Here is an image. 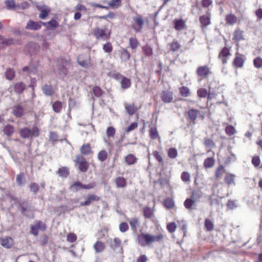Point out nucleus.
I'll return each mask as SVG.
<instances>
[{"instance_id":"obj_1","label":"nucleus","mask_w":262,"mask_h":262,"mask_svg":"<svg viewBox=\"0 0 262 262\" xmlns=\"http://www.w3.org/2000/svg\"><path fill=\"white\" fill-rule=\"evenodd\" d=\"M18 210L22 214L29 218L34 217L33 209L31 205L27 201L20 200L18 203Z\"/></svg>"},{"instance_id":"obj_2","label":"nucleus","mask_w":262,"mask_h":262,"mask_svg":"<svg viewBox=\"0 0 262 262\" xmlns=\"http://www.w3.org/2000/svg\"><path fill=\"white\" fill-rule=\"evenodd\" d=\"M47 226L46 224L41 221H35L34 224L30 226V232L35 236L38 234L39 230L44 231L46 230Z\"/></svg>"},{"instance_id":"obj_3","label":"nucleus","mask_w":262,"mask_h":262,"mask_svg":"<svg viewBox=\"0 0 262 262\" xmlns=\"http://www.w3.org/2000/svg\"><path fill=\"white\" fill-rule=\"evenodd\" d=\"M20 134L23 138H32L39 135V129L35 127L32 129L24 127L20 129Z\"/></svg>"},{"instance_id":"obj_4","label":"nucleus","mask_w":262,"mask_h":262,"mask_svg":"<svg viewBox=\"0 0 262 262\" xmlns=\"http://www.w3.org/2000/svg\"><path fill=\"white\" fill-rule=\"evenodd\" d=\"M93 33L97 39L107 40L110 38V34L106 33L105 30L99 27L95 28Z\"/></svg>"},{"instance_id":"obj_5","label":"nucleus","mask_w":262,"mask_h":262,"mask_svg":"<svg viewBox=\"0 0 262 262\" xmlns=\"http://www.w3.org/2000/svg\"><path fill=\"white\" fill-rule=\"evenodd\" d=\"M75 162L78 165V169L83 172H86L88 168V164L85 159L80 155L76 156Z\"/></svg>"},{"instance_id":"obj_6","label":"nucleus","mask_w":262,"mask_h":262,"mask_svg":"<svg viewBox=\"0 0 262 262\" xmlns=\"http://www.w3.org/2000/svg\"><path fill=\"white\" fill-rule=\"evenodd\" d=\"M138 241L139 244L142 247L149 246L151 244L150 234L148 233H142L139 235Z\"/></svg>"},{"instance_id":"obj_7","label":"nucleus","mask_w":262,"mask_h":262,"mask_svg":"<svg viewBox=\"0 0 262 262\" xmlns=\"http://www.w3.org/2000/svg\"><path fill=\"white\" fill-rule=\"evenodd\" d=\"M134 22V25L133 26V28L136 32H140L143 28L144 24L143 17L141 15H137L133 18Z\"/></svg>"},{"instance_id":"obj_8","label":"nucleus","mask_w":262,"mask_h":262,"mask_svg":"<svg viewBox=\"0 0 262 262\" xmlns=\"http://www.w3.org/2000/svg\"><path fill=\"white\" fill-rule=\"evenodd\" d=\"M37 9L40 11L39 17L41 19H46L51 12V9L46 5L38 6Z\"/></svg>"},{"instance_id":"obj_9","label":"nucleus","mask_w":262,"mask_h":262,"mask_svg":"<svg viewBox=\"0 0 262 262\" xmlns=\"http://www.w3.org/2000/svg\"><path fill=\"white\" fill-rule=\"evenodd\" d=\"M231 55L230 50L228 48L224 47L220 52L219 58L222 60L223 64L227 63L228 59Z\"/></svg>"},{"instance_id":"obj_10","label":"nucleus","mask_w":262,"mask_h":262,"mask_svg":"<svg viewBox=\"0 0 262 262\" xmlns=\"http://www.w3.org/2000/svg\"><path fill=\"white\" fill-rule=\"evenodd\" d=\"M42 25V21H34L32 20H29L26 26V29L30 30H38L41 28Z\"/></svg>"},{"instance_id":"obj_11","label":"nucleus","mask_w":262,"mask_h":262,"mask_svg":"<svg viewBox=\"0 0 262 262\" xmlns=\"http://www.w3.org/2000/svg\"><path fill=\"white\" fill-rule=\"evenodd\" d=\"M196 74L201 78H205L211 74L209 68L207 66H200L196 70Z\"/></svg>"},{"instance_id":"obj_12","label":"nucleus","mask_w":262,"mask_h":262,"mask_svg":"<svg viewBox=\"0 0 262 262\" xmlns=\"http://www.w3.org/2000/svg\"><path fill=\"white\" fill-rule=\"evenodd\" d=\"M161 97L164 102L170 103L173 100V94L169 91H164L161 93Z\"/></svg>"},{"instance_id":"obj_13","label":"nucleus","mask_w":262,"mask_h":262,"mask_svg":"<svg viewBox=\"0 0 262 262\" xmlns=\"http://www.w3.org/2000/svg\"><path fill=\"white\" fill-rule=\"evenodd\" d=\"M2 246L7 249L10 248L13 245V240L10 237L0 239Z\"/></svg>"},{"instance_id":"obj_14","label":"nucleus","mask_w":262,"mask_h":262,"mask_svg":"<svg viewBox=\"0 0 262 262\" xmlns=\"http://www.w3.org/2000/svg\"><path fill=\"white\" fill-rule=\"evenodd\" d=\"M42 91L43 94L46 96H51L54 93V88L50 84H45L42 87Z\"/></svg>"},{"instance_id":"obj_15","label":"nucleus","mask_w":262,"mask_h":262,"mask_svg":"<svg viewBox=\"0 0 262 262\" xmlns=\"http://www.w3.org/2000/svg\"><path fill=\"white\" fill-rule=\"evenodd\" d=\"M42 25L47 29L53 30L56 28L59 24L55 19L52 18L48 22H42Z\"/></svg>"},{"instance_id":"obj_16","label":"nucleus","mask_w":262,"mask_h":262,"mask_svg":"<svg viewBox=\"0 0 262 262\" xmlns=\"http://www.w3.org/2000/svg\"><path fill=\"white\" fill-rule=\"evenodd\" d=\"M199 113V111L198 110L194 108H191L187 112L188 119L193 123H195V121L198 117Z\"/></svg>"},{"instance_id":"obj_17","label":"nucleus","mask_w":262,"mask_h":262,"mask_svg":"<svg viewBox=\"0 0 262 262\" xmlns=\"http://www.w3.org/2000/svg\"><path fill=\"white\" fill-rule=\"evenodd\" d=\"M93 248L96 253H101L104 250L105 245L102 242L98 241L94 244Z\"/></svg>"},{"instance_id":"obj_18","label":"nucleus","mask_w":262,"mask_h":262,"mask_svg":"<svg viewBox=\"0 0 262 262\" xmlns=\"http://www.w3.org/2000/svg\"><path fill=\"white\" fill-rule=\"evenodd\" d=\"M99 198L95 195H90L88 196L87 200L84 202L80 203V206H89L93 202L99 200Z\"/></svg>"},{"instance_id":"obj_19","label":"nucleus","mask_w":262,"mask_h":262,"mask_svg":"<svg viewBox=\"0 0 262 262\" xmlns=\"http://www.w3.org/2000/svg\"><path fill=\"white\" fill-rule=\"evenodd\" d=\"M235 176L234 174L228 173H227L225 178V182L228 185H235Z\"/></svg>"},{"instance_id":"obj_20","label":"nucleus","mask_w":262,"mask_h":262,"mask_svg":"<svg viewBox=\"0 0 262 262\" xmlns=\"http://www.w3.org/2000/svg\"><path fill=\"white\" fill-rule=\"evenodd\" d=\"M24 113V108L20 105H15L13 107L12 114L16 117H20Z\"/></svg>"},{"instance_id":"obj_21","label":"nucleus","mask_w":262,"mask_h":262,"mask_svg":"<svg viewBox=\"0 0 262 262\" xmlns=\"http://www.w3.org/2000/svg\"><path fill=\"white\" fill-rule=\"evenodd\" d=\"M121 240L117 238H114L113 239H110V246L111 248L114 251L116 250L120 246Z\"/></svg>"},{"instance_id":"obj_22","label":"nucleus","mask_w":262,"mask_h":262,"mask_svg":"<svg viewBox=\"0 0 262 262\" xmlns=\"http://www.w3.org/2000/svg\"><path fill=\"white\" fill-rule=\"evenodd\" d=\"M173 24L175 29L179 31L184 29L185 26V22L183 19H175Z\"/></svg>"},{"instance_id":"obj_23","label":"nucleus","mask_w":262,"mask_h":262,"mask_svg":"<svg viewBox=\"0 0 262 262\" xmlns=\"http://www.w3.org/2000/svg\"><path fill=\"white\" fill-rule=\"evenodd\" d=\"M200 21L202 27H206L211 23L210 17L207 15H202L200 17Z\"/></svg>"},{"instance_id":"obj_24","label":"nucleus","mask_w":262,"mask_h":262,"mask_svg":"<svg viewBox=\"0 0 262 262\" xmlns=\"http://www.w3.org/2000/svg\"><path fill=\"white\" fill-rule=\"evenodd\" d=\"M125 108L127 113L129 115H134L137 110L135 104L133 103L129 104H125Z\"/></svg>"},{"instance_id":"obj_25","label":"nucleus","mask_w":262,"mask_h":262,"mask_svg":"<svg viewBox=\"0 0 262 262\" xmlns=\"http://www.w3.org/2000/svg\"><path fill=\"white\" fill-rule=\"evenodd\" d=\"M244 63V59L240 56H236L233 61V66L236 68H242Z\"/></svg>"},{"instance_id":"obj_26","label":"nucleus","mask_w":262,"mask_h":262,"mask_svg":"<svg viewBox=\"0 0 262 262\" xmlns=\"http://www.w3.org/2000/svg\"><path fill=\"white\" fill-rule=\"evenodd\" d=\"M80 152L84 155H89L92 153L91 146L89 144L83 145L80 148Z\"/></svg>"},{"instance_id":"obj_27","label":"nucleus","mask_w":262,"mask_h":262,"mask_svg":"<svg viewBox=\"0 0 262 262\" xmlns=\"http://www.w3.org/2000/svg\"><path fill=\"white\" fill-rule=\"evenodd\" d=\"M115 183L117 187L123 188L126 185V181L123 177H118L116 179Z\"/></svg>"},{"instance_id":"obj_28","label":"nucleus","mask_w":262,"mask_h":262,"mask_svg":"<svg viewBox=\"0 0 262 262\" xmlns=\"http://www.w3.org/2000/svg\"><path fill=\"white\" fill-rule=\"evenodd\" d=\"M12 38H6L0 35V48L4 46L10 45L13 43Z\"/></svg>"},{"instance_id":"obj_29","label":"nucleus","mask_w":262,"mask_h":262,"mask_svg":"<svg viewBox=\"0 0 262 262\" xmlns=\"http://www.w3.org/2000/svg\"><path fill=\"white\" fill-rule=\"evenodd\" d=\"M3 132L7 136H11L14 132V128L13 126L7 125L4 127Z\"/></svg>"},{"instance_id":"obj_30","label":"nucleus","mask_w":262,"mask_h":262,"mask_svg":"<svg viewBox=\"0 0 262 262\" xmlns=\"http://www.w3.org/2000/svg\"><path fill=\"white\" fill-rule=\"evenodd\" d=\"M214 163V159L212 157H209L204 160V166L205 168H209L213 167Z\"/></svg>"},{"instance_id":"obj_31","label":"nucleus","mask_w":262,"mask_h":262,"mask_svg":"<svg viewBox=\"0 0 262 262\" xmlns=\"http://www.w3.org/2000/svg\"><path fill=\"white\" fill-rule=\"evenodd\" d=\"M16 181L18 186H23L25 185L26 181L24 179V173L23 172H20L17 176Z\"/></svg>"},{"instance_id":"obj_32","label":"nucleus","mask_w":262,"mask_h":262,"mask_svg":"<svg viewBox=\"0 0 262 262\" xmlns=\"http://www.w3.org/2000/svg\"><path fill=\"white\" fill-rule=\"evenodd\" d=\"M169 46H170V50L173 52L177 51L181 48V44L175 39L169 44Z\"/></svg>"},{"instance_id":"obj_33","label":"nucleus","mask_w":262,"mask_h":262,"mask_svg":"<svg viewBox=\"0 0 262 262\" xmlns=\"http://www.w3.org/2000/svg\"><path fill=\"white\" fill-rule=\"evenodd\" d=\"M57 174L61 177L67 178L69 174L68 169L65 167L60 168L57 171Z\"/></svg>"},{"instance_id":"obj_34","label":"nucleus","mask_w":262,"mask_h":262,"mask_svg":"<svg viewBox=\"0 0 262 262\" xmlns=\"http://www.w3.org/2000/svg\"><path fill=\"white\" fill-rule=\"evenodd\" d=\"M194 201L191 198L187 199L184 202V205L186 208L189 210H192L193 209V205L194 204Z\"/></svg>"},{"instance_id":"obj_35","label":"nucleus","mask_w":262,"mask_h":262,"mask_svg":"<svg viewBox=\"0 0 262 262\" xmlns=\"http://www.w3.org/2000/svg\"><path fill=\"white\" fill-rule=\"evenodd\" d=\"M25 89V85L23 82H18L15 84L14 90L17 93H21Z\"/></svg>"},{"instance_id":"obj_36","label":"nucleus","mask_w":262,"mask_h":262,"mask_svg":"<svg viewBox=\"0 0 262 262\" xmlns=\"http://www.w3.org/2000/svg\"><path fill=\"white\" fill-rule=\"evenodd\" d=\"M131 84L130 80L125 77H123L121 81V87L123 89H128L130 87Z\"/></svg>"},{"instance_id":"obj_37","label":"nucleus","mask_w":262,"mask_h":262,"mask_svg":"<svg viewBox=\"0 0 262 262\" xmlns=\"http://www.w3.org/2000/svg\"><path fill=\"white\" fill-rule=\"evenodd\" d=\"M125 160L128 165H132L136 163L137 159L133 154H129L125 157Z\"/></svg>"},{"instance_id":"obj_38","label":"nucleus","mask_w":262,"mask_h":262,"mask_svg":"<svg viewBox=\"0 0 262 262\" xmlns=\"http://www.w3.org/2000/svg\"><path fill=\"white\" fill-rule=\"evenodd\" d=\"M149 135L150 138L153 140L159 138V134L156 127H152L150 128Z\"/></svg>"},{"instance_id":"obj_39","label":"nucleus","mask_w":262,"mask_h":262,"mask_svg":"<svg viewBox=\"0 0 262 262\" xmlns=\"http://www.w3.org/2000/svg\"><path fill=\"white\" fill-rule=\"evenodd\" d=\"M129 45L132 49H135L139 46V42L136 38L132 37L129 39Z\"/></svg>"},{"instance_id":"obj_40","label":"nucleus","mask_w":262,"mask_h":262,"mask_svg":"<svg viewBox=\"0 0 262 262\" xmlns=\"http://www.w3.org/2000/svg\"><path fill=\"white\" fill-rule=\"evenodd\" d=\"M97 158L99 161L103 162L107 158V152L105 150H102L98 152Z\"/></svg>"},{"instance_id":"obj_41","label":"nucleus","mask_w":262,"mask_h":262,"mask_svg":"<svg viewBox=\"0 0 262 262\" xmlns=\"http://www.w3.org/2000/svg\"><path fill=\"white\" fill-rule=\"evenodd\" d=\"M129 224L133 230H135L139 226L140 223L139 220L136 218H132L129 221Z\"/></svg>"},{"instance_id":"obj_42","label":"nucleus","mask_w":262,"mask_h":262,"mask_svg":"<svg viewBox=\"0 0 262 262\" xmlns=\"http://www.w3.org/2000/svg\"><path fill=\"white\" fill-rule=\"evenodd\" d=\"M52 107L55 112L59 113L62 108V103L59 101H56L53 104Z\"/></svg>"},{"instance_id":"obj_43","label":"nucleus","mask_w":262,"mask_h":262,"mask_svg":"<svg viewBox=\"0 0 262 262\" xmlns=\"http://www.w3.org/2000/svg\"><path fill=\"white\" fill-rule=\"evenodd\" d=\"M204 144L206 147L211 149L215 146V143L211 139L206 138L204 139Z\"/></svg>"},{"instance_id":"obj_44","label":"nucleus","mask_w":262,"mask_h":262,"mask_svg":"<svg viewBox=\"0 0 262 262\" xmlns=\"http://www.w3.org/2000/svg\"><path fill=\"white\" fill-rule=\"evenodd\" d=\"M5 76L7 79L11 80L14 78L15 72L13 69L9 68L5 73Z\"/></svg>"},{"instance_id":"obj_45","label":"nucleus","mask_w":262,"mask_h":262,"mask_svg":"<svg viewBox=\"0 0 262 262\" xmlns=\"http://www.w3.org/2000/svg\"><path fill=\"white\" fill-rule=\"evenodd\" d=\"M226 22L230 25L235 24L237 20L236 17L233 14H229L226 16Z\"/></svg>"},{"instance_id":"obj_46","label":"nucleus","mask_w":262,"mask_h":262,"mask_svg":"<svg viewBox=\"0 0 262 262\" xmlns=\"http://www.w3.org/2000/svg\"><path fill=\"white\" fill-rule=\"evenodd\" d=\"M168 156L171 159H174L178 156V151L175 148H170L168 150Z\"/></svg>"},{"instance_id":"obj_47","label":"nucleus","mask_w":262,"mask_h":262,"mask_svg":"<svg viewBox=\"0 0 262 262\" xmlns=\"http://www.w3.org/2000/svg\"><path fill=\"white\" fill-rule=\"evenodd\" d=\"M121 59L123 61H127L130 57V54L126 49H123L121 52Z\"/></svg>"},{"instance_id":"obj_48","label":"nucleus","mask_w":262,"mask_h":262,"mask_svg":"<svg viewBox=\"0 0 262 262\" xmlns=\"http://www.w3.org/2000/svg\"><path fill=\"white\" fill-rule=\"evenodd\" d=\"M163 235L162 234H159L158 235H153L150 234V239L151 244L154 242H160L163 238Z\"/></svg>"},{"instance_id":"obj_49","label":"nucleus","mask_w":262,"mask_h":262,"mask_svg":"<svg viewBox=\"0 0 262 262\" xmlns=\"http://www.w3.org/2000/svg\"><path fill=\"white\" fill-rule=\"evenodd\" d=\"M5 4L8 10H12L16 7L15 2L13 0H6Z\"/></svg>"},{"instance_id":"obj_50","label":"nucleus","mask_w":262,"mask_h":262,"mask_svg":"<svg viewBox=\"0 0 262 262\" xmlns=\"http://www.w3.org/2000/svg\"><path fill=\"white\" fill-rule=\"evenodd\" d=\"M121 1L120 0H111L108 2V5L110 7L114 8H117L121 6Z\"/></svg>"},{"instance_id":"obj_51","label":"nucleus","mask_w":262,"mask_h":262,"mask_svg":"<svg viewBox=\"0 0 262 262\" xmlns=\"http://www.w3.org/2000/svg\"><path fill=\"white\" fill-rule=\"evenodd\" d=\"M205 226L208 231H211L214 228L213 222L209 219L205 220Z\"/></svg>"},{"instance_id":"obj_52","label":"nucleus","mask_w":262,"mask_h":262,"mask_svg":"<svg viewBox=\"0 0 262 262\" xmlns=\"http://www.w3.org/2000/svg\"><path fill=\"white\" fill-rule=\"evenodd\" d=\"M225 131L227 135L229 136H232L234 134L235 129L233 126L229 125L226 126Z\"/></svg>"},{"instance_id":"obj_53","label":"nucleus","mask_w":262,"mask_h":262,"mask_svg":"<svg viewBox=\"0 0 262 262\" xmlns=\"http://www.w3.org/2000/svg\"><path fill=\"white\" fill-rule=\"evenodd\" d=\"M103 50L106 53H110L113 50V47L110 42H107L103 46Z\"/></svg>"},{"instance_id":"obj_54","label":"nucleus","mask_w":262,"mask_h":262,"mask_svg":"<svg viewBox=\"0 0 262 262\" xmlns=\"http://www.w3.org/2000/svg\"><path fill=\"white\" fill-rule=\"evenodd\" d=\"M77 62L79 65L83 68H88L89 66V62L87 60H83L81 59L80 56H78L77 58Z\"/></svg>"},{"instance_id":"obj_55","label":"nucleus","mask_w":262,"mask_h":262,"mask_svg":"<svg viewBox=\"0 0 262 262\" xmlns=\"http://www.w3.org/2000/svg\"><path fill=\"white\" fill-rule=\"evenodd\" d=\"M234 39L239 41L243 39V32L241 30H236L234 33Z\"/></svg>"},{"instance_id":"obj_56","label":"nucleus","mask_w":262,"mask_h":262,"mask_svg":"<svg viewBox=\"0 0 262 262\" xmlns=\"http://www.w3.org/2000/svg\"><path fill=\"white\" fill-rule=\"evenodd\" d=\"M197 94L199 97L201 98H205L207 96L208 92L205 89H200L198 90Z\"/></svg>"},{"instance_id":"obj_57","label":"nucleus","mask_w":262,"mask_h":262,"mask_svg":"<svg viewBox=\"0 0 262 262\" xmlns=\"http://www.w3.org/2000/svg\"><path fill=\"white\" fill-rule=\"evenodd\" d=\"M164 205L167 208H171L174 206V202L172 199H167L164 201Z\"/></svg>"},{"instance_id":"obj_58","label":"nucleus","mask_w":262,"mask_h":262,"mask_svg":"<svg viewBox=\"0 0 262 262\" xmlns=\"http://www.w3.org/2000/svg\"><path fill=\"white\" fill-rule=\"evenodd\" d=\"M152 213V211L149 207H146L144 209V215L146 218L151 217Z\"/></svg>"},{"instance_id":"obj_59","label":"nucleus","mask_w":262,"mask_h":262,"mask_svg":"<svg viewBox=\"0 0 262 262\" xmlns=\"http://www.w3.org/2000/svg\"><path fill=\"white\" fill-rule=\"evenodd\" d=\"M102 91L99 86H96L94 87L93 93L95 96L99 97L102 95Z\"/></svg>"},{"instance_id":"obj_60","label":"nucleus","mask_w":262,"mask_h":262,"mask_svg":"<svg viewBox=\"0 0 262 262\" xmlns=\"http://www.w3.org/2000/svg\"><path fill=\"white\" fill-rule=\"evenodd\" d=\"M143 51L144 54L148 56H150L152 55V49L148 46H145L143 47Z\"/></svg>"},{"instance_id":"obj_61","label":"nucleus","mask_w":262,"mask_h":262,"mask_svg":"<svg viewBox=\"0 0 262 262\" xmlns=\"http://www.w3.org/2000/svg\"><path fill=\"white\" fill-rule=\"evenodd\" d=\"M115 134V129L112 127L110 126L106 129V135L108 137H113Z\"/></svg>"},{"instance_id":"obj_62","label":"nucleus","mask_w":262,"mask_h":262,"mask_svg":"<svg viewBox=\"0 0 262 262\" xmlns=\"http://www.w3.org/2000/svg\"><path fill=\"white\" fill-rule=\"evenodd\" d=\"M254 66L257 68H260L262 67V58L256 57L253 61Z\"/></svg>"},{"instance_id":"obj_63","label":"nucleus","mask_w":262,"mask_h":262,"mask_svg":"<svg viewBox=\"0 0 262 262\" xmlns=\"http://www.w3.org/2000/svg\"><path fill=\"white\" fill-rule=\"evenodd\" d=\"M180 92L181 95L184 97L188 96L189 94V90L187 87L185 86H183L182 88H181Z\"/></svg>"},{"instance_id":"obj_64","label":"nucleus","mask_w":262,"mask_h":262,"mask_svg":"<svg viewBox=\"0 0 262 262\" xmlns=\"http://www.w3.org/2000/svg\"><path fill=\"white\" fill-rule=\"evenodd\" d=\"M176 225L173 222L169 223L167 225V230L170 233H173L176 230Z\"/></svg>"}]
</instances>
